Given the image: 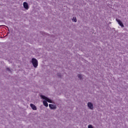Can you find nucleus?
Segmentation results:
<instances>
[{
  "label": "nucleus",
  "mask_w": 128,
  "mask_h": 128,
  "mask_svg": "<svg viewBox=\"0 0 128 128\" xmlns=\"http://www.w3.org/2000/svg\"><path fill=\"white\" fill-rule=\"evenodd\" d=\"M57 76H58V78H62V74L60 73H58Z\"/></svg>",
  "instance_id": "obj_10"
},
{
  "label": "nucleus",
  "mask_w": 128,
  "mask_h": 128,
  "mask_svg": "<svg viewBox=\"0 0 128 128\" xmlns=\"http://www.w3.org/2000/svg\"><path fill=\"white\" fill-rule=\"evenodd\" d=\"M7 28H8V27H7Z\"/></svg>",
  "instance_id": "obj_16"
},
{
  "label": "nucleus",
  "mask_w": 128,
  "mask_h": 128,
  "mask_svg": "<svg viewBox=\"0 0 128 128\" xmlns=\"http://www.w3.org/2000/svg\"><path fill=\"white\" fill-rule=\"evenodd\" d=\"M78 78H80V80H83L82 75L80 74H78Z\"/></svg>",
  "instance_id": "obj_9"
},
{
  "label": "nucleus",
  "mask_w": 128,
  "mask_h": 128,
  "mask_svg": "<svg viewBox=\"0 0 128 128\" xmlns=\"http://www.w3.org/2000/svg\"><path fill=\"white\" fill-rule=\"evenodd\" d=\"M42 36H44V33L42 32Z\"/></svg>",
  "instance_id": "obj_14"
},
{
  "label": "nucleus",
  "mask_w": 128,
  "mask_h": 128,
  "mask_svg": "<svg viewBox=\"0 0 128 128\" xmlns=\"http://www.w3.org/2000/svg\"><path fill=\"white\" fill-rule=\"evenodd\" d=\"M2 26H4V25H2Z\"/></svg>",
  "instance_id": "obj_15"
},
{
  "label": "nucleus",
  "mask_w": 128,
  "mask_h": 128,
  "mask_svg": "<svg viewBox=\"0 0 128 128\" xmlns=\"http://www.w3.org/2000/svg\"><path fill=\"white\" fill-rule=\"evenodd\" d=\"M40 96L42 100H46L48 102H50V104H54V102H52V100L50 99V98L44 95H40Z\"/></svg>",
  "instance_id": "obj_2"
},
{
  "label": "nucleus",
  "mask_w": 128,
  "mask_h": 128,
  "mask_svg": "<svg viewBox=\"0 0 128 128\" xmlns=\"http://www.w3.org/2000/svg\"><path fill=\"white\" fill-rule=\"evenodd\" d=\"M23 6H24V8H26V10H28V2H24L23 3Z\"/></svg>",
  "instance_id": "obj_6"
},
{
  "label": "nucleus",
  "mask_w": 128,
  "mask_h": 128,
  "mask_svg": "<svg viewBox=\"0 0 128 128\" xmlns=\"http://www.w3.org/2000/svg\"><path fill=\"white\" fill-rule=\"evenodd\" d=\"M88 107L90 108V110H94V104L90 102H88Z\"/></svg>",
  "instance_id": "obj_4"
},
{
  "label": "nucleus",
  "mask_w": 128,
  "mask_h": 128,
  "mask_svg": "<svg viewBox=\"0 0 128 128\" xmlns=\"http://www.w3.org/2000/svg\"><path fill=\"white\" fill-rule=\"evenodd\" d=\"M6 70H8V72H12V70H10V68H6Z\"/></svg>",
  "instance_id": "obj_13"
},
{
  "label": "nucleus",
  "mask_w": 128,
  "mask_h": 128,
  "mask_svg": "<svg viewBox=\"0 0 128 128\" xmlns=\"http://www.w3.org/2000/svg\"><path fill=\"white\" fill-rule=\"evenodd\" d=\"M72 20V22H76V18L74 17Z\"/></svg>",
  "instance_id": "obj_11"
},
{
  "label": "nucleus",
  "mask_w": 128,
  "mask_h": 128,
  "mask_svg": "<svg viewBox=\"0 0 128 128\" xmlns=\"http://www.w3.org/2000/svg\"><path fill=\"white\" fill-rule=\"evenodd\" d=\"M88 128H94V126H92V124H89L88 126Z\"/></svg>",
  "instance_id": "obj_12"
},
{
  "label": "nucleus",
  "mask_w": 128,
  "mask_h": 128,
  "mask_svg": "<svg viewBox=\"0 0 128 128\" xmlns=\"http://www.w3.org/2000/svg\"><path fill=\"white\" fill-rule=\"evenodd\" d=\"M32 64L33 66L35 68H38V62L36 58H32Z\"/></svg>",
  "instance_id": "obj_1"
},
{
  "label": "nucleus",
  "mask_w": 128,
  "mask_h": 128,
  "mask_svg": "<svg viewBox=\"0 0 128 128\" xmlns=\"http://www.w3.org/2000/svg\"><path fill=\"white\" fill-rule=\"evenodd\" d=\"M116 20L118 22L119 26H121V28H124V26L122 24V20H118V18H116Z\"/></svg>",
  "instance_id": "obj_3"
},
{
  "label": "nucleus",
  "mask_w": 128,
  "mask_h": 128,
  "mask_svg": "<svg viewBox=\"0 0 128 128\" xmlns=\"http://www.w3.org/2000/svg\"><path fill=\"white\" fill-rule=\"evenodd\" d=\"M49 108H50V110H56V105L50 104Z\"/></svg>",
  "instance_id": "obj_5"
},
{
  "label": "nucleus",
  "mask_w": 128,
  "mask_h": 128,
  "mask_svg": "<svg viewBox=\"0 0 128 128\" xmlns=\"http://www.w3.org/2000/svg\"><path fill=\"white\" fill-rule=\"evenodd\" d=\"M43 104L44 106H46V108L48 106V102L46 100L43 101Z\"/></svg>",
  "instance_id": "obj_8"
},
{
  "label": "nucleus",
  "mask_w": 128,
  "mask_h": 128,
  "mask_svg": "<svg viewBox=\"0 0 128 128\" xmlns=\"http://www.w3.org/2000/svg\"><path fill=\"white\" fill-rule=\"evenodd\" d=\"M30 106L34 110H36V106L34 104H30Z\"/></svg>",
  "instance_id": "obj_7"
}]
</instances>
